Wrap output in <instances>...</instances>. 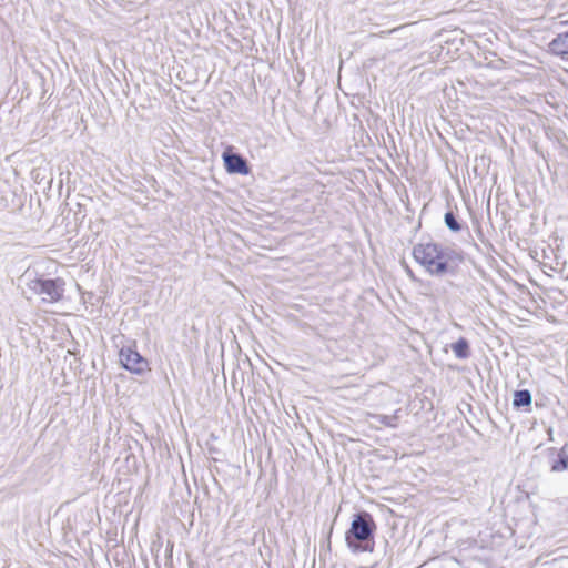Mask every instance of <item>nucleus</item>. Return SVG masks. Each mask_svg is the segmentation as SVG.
Instances as JSON below:
<instances>
[{"label": "nucleus", "mask_w": 568, "mask_h": 568, "mask_svg": "<svg viewBox=\"0 0 568 568\" xmlns=\"http://www.w3.org/2000/svg\"><path fill=\"white\" fill-rule=\"evenodd\" d=\"M232 146H227L222 155L226 172L241 175L250 174V166L246 160L239 154L232 153Z\"/></svg>", "instance_id": "39448f33"}, {"label": "nucleus", "mask_w": 568, "mask_h": 568, "mask_svg": "<svg viewBox=\"0 0 568 568\" xmlns=\"http://www.w3.org/2000/svg\"><path fill=\"white\" fill-rule=\"evenodd\" d=\"M549 51L558 57L568 58V31L558 34L550 43Z\"/></svg>", "instance_id": "423d86ee"}, {"label": "nucleus", "mask_w": 568, "mask_h": 568, "mask_svg": "<svg viewBox=\"0 0 568 568\" xmlns=\"http://www.w3.org/2000/svg\"><path fill=\"white\" fill-rule=\"evenodd\" d=\"M375 528L376 525L369 514L364 513L356 515L352 521L351 529L346 535L348 546L354 551L361 550V547L354 544L352 538L359 541L368 540L372 538ZM362 550H366V548H362Z\"/></svg>", "instance_id": "f03ea898"}, {"label": "nucleus", "mask_w": 568, "mask_h": 568, "mask_svg": "<svg viewBox=\"0 0 568 568\" xmlns=\"http://www.w3.org/2000/svg\"><path fill=\"white\" fill-rule=\"evenodd\" d=\"M413 257L430 275H444L453 271L452 255L438 243L416 244L413 248Z\"/></svg>", "instance_id": "f257e3e1"}, {"label": "nucleus", "mask_w": 568, "mask_h": 568, "mask_svg": "<svg viewBox=\"0 0 568 568\" xmlns=\"http://www.w3.org/2000/svg\"><path fill=\"white\" fill-rule=\"evenodd\" d=\"M531 403V395L528 390H517L514 394L513 404L515 407L529 406Z\"/></svg>", "instance_id": "0eeeda50"}, {"label": "nucleus", "mask_w": 568, "mask_h": 568, "mask_svg": "<svg viewBox=\"0 0 568 568\" xmlns=\"http://www.w3.org/2000/svg\"><path fill=\"white\" fill-rule=\"evenodd\" d=\"M566 465H567L566 460L560 459L559 462H557V463L552 466V469H554V470H562V469H565V468H566Z\"/></svg>", "instance_id": "9d476101"}, {"label": "nucleus", "mask_w": 568, "mask_h": 568, "mask_svg": "<svg viewBox=\"0 0 568 568\" xmlns=\"http://www.w3.org/2000/svg\"><path fill=\"white\" fill-rule=\"evenodd\" d=\"M452 349L455 353V355L459 358H465L468 356L469 353V346L466 339L460 338L456 343L452 345Z\"/></svg>", "instance_id": "6e6552de"}, {"label": "nucleus", "mask_w": 568, "mask_h": 568, "mask_svg": "<svg viewBox=\"0 0 568 568\" xmlns=\"http://www.w3.org/2000/svg\"><path fill=\"white\" fill-rule=\"evenodd\" d=\"M445 223L452 231L457 232L460 230V225L456 221L455 215L452 212H447L445 214Z\"/></svg>", "instance_id": "1a4fd4ad"}, {"label": "nucleus", "mask_w": 568, "mask_h": 568, "mask_svg": "<svg viewBox=\"0 0 568 568\" xmlns=\"http://www.w3.org/2000/svg\"><path fill=\"white\" fill-rule=\"evenodd\" d=\"M64 281L62 278L57 280H43L37 278L33 282L32 290L38 294L48 296V301L51 303L59 302L63 296Z\"/></svg>", "instance_id": "20e7f679"}, {"label": "nucleus", "mask_w": 568, "mask_h": 568, "mask_svg": "<svg viewBox=\"0 0 568 568\" xmlns=\"http://www.w3.org/2000/svg\"><path fill=\"white\" fill-rule=\"evenodd\" d=\"M121 366L133 375L143 376L151 372L149 361L136 349V344L123 346L119 351Z\"/></svg>", "instance_id": "7ed1b4c3"}]
</instances>
